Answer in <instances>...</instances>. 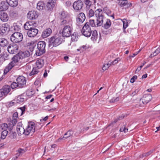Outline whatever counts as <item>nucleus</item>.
Listing matches in <instances>:
<instances>
[{"instance_id": "obj_1", "label": "nucleus", "mask_w": 160, "mask_h": 160, "mask_svg": "<svg viewBox=\"0 0 160 160\" xmlns=\"http://www.w3.org/2000/svg\"><path fill=\"white\" fill-rule=\"evenodd\" d=\"M60 25L63 27L61 33L63 37H70L73 31L72 19L66 14L64 11L60 13Z\"/></svg>"}, {"instance_id": "obj_2", "label": "nucleus", "mask_w": 160, "mask_h": 160, "mask_svg": "<svg viewBox=\"0 0 160 160\" xmlns=\"http://www.w3.org/2000/svg\"><path fill=\"white\" fill-rule=\"evenodd\" d=\"M63 41L62 37L61 36L55 35L50 38L49 39L48 46L52 48L57 47L61 44Z\"/></svg>"}, {"instance_id": "obj_3", "label": "nucleus", "mask_w": 160, "mask_h": 160, "mask_svg": "<svg viewBox=\"0 0 160 160\" xmlns=\"http://www.w3.org/2000/svg\"><path fill=\"white\" fill-rule=\"evenodd\" d=\"M20 59L17 54L14 56L12 58V61L6 67L4 70V74H6L13 67L17 65Z\"/></svg>"}, {"instance_id": "obj_4", "label": "nucleus", "mask_w": 160, "mask_h": 160, "mask_svg": "<svg viewBox=\"0 0 160 160\" xmlns=\"http://www.w3.org/2000/svg\"><path fill=\"white\" fill-rule=\"evenodd\" d=\"M103 11L101 9H98L95 11V15L97 18V25L98 26H101L103 22Z\"/></svg>"}, {"instance_id": "obj_5", "label": "nucleus", "mask_w": 160, "mask_h": 160, "mask_svg": "<svg viewBox=\"0 0 160 160\" xmlns=\"http://www.w3.org/2000/svg\"><path fill=\"white\" fill-rule=\"evenodd\" d=\"M46 43L44 41L39 42L37 45V49L36 51V54L37 56H40L45 52Z\"/></svg>"}, {"instance_id": "obj_6", "label": "nucleus", "mask_w": 160, "mask_h": 160, "mask_svg": "<svg viewBox=\"0 0 160 160\" xmlns=\"http://www.w3.org/2000/svg\"><path fill=\"white\" fill-rule=\"evenodd\" d=\"M23 38L22 34L19 32L14 33L10 37L11 41L14 43H18L21 42Z\"/></svg>"}, {"instance_id": "obj_7", "label": "nucleus", "mask_w": 160, "mask_h": 160, "mask_svg": "<svg viewBox=\"0 0 160 160\" xmlns=\"http://www.w3.org/2000/svg\"><path fill=\"white\" fill-rule=\"evenodd\" d=\"M81 32L82 35L85 36L90 37L92 32V31L90 26L88 25L87 24H85L82 29Z\"/></svg>"}, {"instance_id": "obj_8", "label": "nucleus", "mask_w": 160, "mask_h": 160, "mask_svg": "<svg viewBox=\"0 0 160 160\" xmlns=\"http://www.w3.org/2000/svg\"><path fill=\"white\" fill-rule=\"evenodd\" d=\"M35 125L33 122H31L28 124L27 128L25 129V135H28L30 133L32 134L35 131Z\"/></svg>"}, {"instance_id": "obj_9", "label": "nucleus", "mask_w": 160, "mask_h": 160, "mask_svg": "<svg viewBox=\"0 0 160 160\" xmlns=\"http://www.w3.org/2000/svg\"><path fill=\"white\" fill-rule=\"evenodd\" d=\"M11 90V88L9 85L4 86L2 88L0 89V97L6 96Z\"/></svg>"}, {"instance_id": "obj_10", "label": "nucleus", "mask_w": 160, "mask_h": 160, "mask_svg": "<svg viewBox=\"0 0 160 160\" xmlns=\"http://www.w3.org/2000/svg\"><path fill=\"white\" fill-rule=\"evenodd\" d=\"M86 19V16L83 12H81L79 14L76 18V24L78 27L81 26V24Z\"/></svg>"}, {"instance_id": "obj_11", "label": "nucleus", "mask_w": 160, "mask_h": 160, "mask_svg": "<svg viewBox=\"0 0 160 160\" xmlns=\"http://www.w3.org/2000/svg\"><path fill=\"white\" fill-rule=\"evenodd\" d=\"M18 47L16 44L13 43L10 44L8 47V52L11 54L16 53L18 50Z\"/></svg>"}, {"instance_id": "obj_12", "label": "nucleus", "mask_w": 160, "mask_h": 160, "mask_svg": "<svg viewBox=\"0 0 160 160\" xmlns=\"http://www.w3.org/2000/svg\"><path fill=\"white\" fill-rule=\"evenodd\" d=\"M9 30L10 28L7 23L2 24L0 27V34L3 36L6 34Z\"/></svg>"}, {"instance_id": "obj_13", "label": "nucleus", "mask_w": 160, "mask_h": 160, "mask_svg": "<svg viewBox=\"0 0 160 160\" xmlns=\"http://www.w3.org/2000/svg\"><path fill=\"white\" fill-rule=\"evenodd\" d=\"M38 16V13L36 11L34 10L29 11L27 14V18L30 20L36 19Z\"/></svg>"}, {"instance_id": "obj_14", "label": "nucleus", "mask_w": 160, "mask_h": 160, "mask_svg": "<svg viewBox=\"0 0 160 160\" xmlns=\"http://www.w3.org/2000/svg\"><path fill=\"white\" fill-rule=\"evenodd\" d=\"M83 5V3L81 0H77L73 4V7L74 10L79 11L81 9Z\"/></svg>"}, {"instance_id": "obj_15", "label": "nucleus", "mask_w": 160, "mask_h": 160, "mask_svg": "<svg viewBox=\"0 0 160 160\" xmlns=\"http://www.w3.org/2000/svg\"><path fill=\"white\" fill-rule=\"evenodd\" d=\"M16 81L19 85V88H21L22 86L26 84V80L25 78L21 76L18 77L16 79Z\"/></svg>"}, {"instance_id": "obj_16", "label": "nucleus", "mask_w": 160, "mask_h": 160, "mask_svg": "<svg viewBox=\"0 0 160 160\" xmlns=\"http://www.w3.org/2000/svg\"><path fill=\"white\" fill-rule=\"evenodd\" d=\"M38 30L37 29L32 28L27 32L28 36L32 38L36 36L38 34Z\"/></svg>"}, {"instance_id": "obj_17", "label": "nucleus", "mask_w": 160, "mask_h": 160, "mask_svg": "<svg viewBox=\"0 0 160 160\" xmlns=\"http://www.w3.org/2000/svg\"><path fill=\"white\" fill-rule=\"evenodd\" d=\"M152 96L150 94H146L143 96V97L140 100V102H141L143 104H146L148 103L152 99Z\"/></svg>"}, {"instance_id": "obj_18", "label": "nucleus", "mask_w": 160, "mask_h": 160, "mask_svg": "<svg viewBox=\"0 0 160 160\" xmlns=\"http://www.w3.org/2000/svg\"><path fill=\"white\" fill-rule=\"evenodd\" d=\"M52 33V29L50 28H47L42 31L41 37L44 38H47Z\"/></svg>"}, {"instance_id": "obj_19", "label": "nucleus", "mask_w": 160, "mask_h": 160, "mask_svg": "<svg viewBox=\"0 0 160 160\" xmlns=\"http://www.w3.org/2000/svg\"><path fill=\"white\" fill-rule=\"evenodd\" d=\"M56 0H49L47 3L46 6L48 10H52L56 5Z\"/></svg>"}, {"instance_id": "obj_20", "label": "nucleus", "mask_w": 160, "mask_h": 160, "mask_svg": "<svg viewBox=\"0 0 160 160\" xmlns=\"http://www.w3.org/2000/svg\"><path fill=\"white\" fill-rule=\"evenodd\" d=\"M17 54L20 59L27 58L30 56V54L29 51H26L24 52H20Z\"/></svg>"}, {"instance_id": "obj_21", "label": "nucleus", "mask_w": 160, "mask_h": 160, "mask_svg": "<svg viewBox=\"0 0 160 160\" xmlns=\"http://www.w3.org/2000/svg\"><path fill=\"white\" fill-rule=\"evenodd\" d=\"M9 14L10 17L12 18H16L18 16V12L14 8L10 9L9 12Z\"/></svg>"}, {"instance_id": "obj_22", "label": "nucleus", "mask_w": 160, "mask_h": 160, "mask_svg": "<svg viewBox=\"0 0 160 160\" xmlns=\"http://www.w3.org/2000/svg\"><path fill=\"white\" fill-rule=\"evenodd\" d=\"M0 19L2 21L6 22L8 20L9 17L6 13L0 12Z\"/></svg>"}, {"instance_id": "obj_23", "label": "nucleus", "mask_w": 160, "mask_h": 160, "mask_svg": "<svg viewBox=\"0 0 160 160\" xmlns=\"http://www.w3.org/2000/svg\"><path fill=\"white\" fill-rule=\"evenodd\" d=\"M8 4L5 1H2L0 3V12L6 11L8 9Z\"/></svg>"}, {"instance_id": "obj_24", "label": "nucleus", "mask_w": 160, "mask_h": 160, "mask_svg": "<svg viewBox=\"0 0 160 160\" xmlns=\"http://www.w3.org/2000/svg\"><path fill=\"white\" fill-rule=\"evenodd\" d=\"M73 134V132L71 130H69L64 134L62 138H59L58 140H65L69 138L70 136H72Z\"/></svg>"}, {"instance_id": "obj_25", "label": "nucleus", "mask_w": 160, "mask_h": 160, "mask_svg": "<svg viewBox=\"0 0 160 160\" xmlns=\"http://www.w3.org/2000/svg\"><path fill=\"white\" fill-rule=\"evenodd\" d=\"M103 11L107 15L112 17L113 19L114 18V14L112 13L111 11L108 7H104L103 9Z\"/></svg>"}, {"instance_id": "obj_26", "label": "nucleus", "mask_w": 160, "mask_h": 160, "mask_svg": "<svg viewBox=\"0 0 160 160\" xmlns=\"http://www.w3.org/2000/svg\"><path fill=\"white\" fill-rule=\"evenodd\" d=\"M45 6V4L42 1H40L37 4V8L39 10H43Z\"/></svg>"}, {"instance_id": "obj_27", "label": "nucleus", "mask_w": 160, "mask_h": 160, "mask_svg": "<svg viewBox=\"0 0 160 160\" xmlns=\"http://www.w3.org/2000/svg\"><path fill=\"white\" fill-rule=\"evenodd\" d=\"M8 44V40L4 38H0V46L5 47Z\"/></svg>"}, {"instance_id": "obj_28", "label": "nucleus", "mask_w": 160, "mask_h": 160, "mask_svg": "<svg viewBox=\"0 0 160 160\" xmlns=\"http://www.w3.org/2000/svg\"><path fill=\"white\" fill-rule=\"evenodd\" d=\"M24 97V95L22 94L18 96L16 98L17 102L19 103L23 102L25 100Z\"/></svg>"}, {"instance_id": "obj_29", "label": "nucleus", "mask_w": 160, "mask_h": 160, "mask_svg": "<svg viewBox=\"0 0 160 160\" xmlns=\"http://www.w3.org/2000/svg\"><path fill=\"white\" fill-rule=\"evenodd\" d=\"M18 0H12L8 4L11 7H15L18 5Z\"/></svg>"}, {"instance_id": "obj_30", "label": "nucleus", "mask_w": 160, "mask_h": 160, "mask_svg": "<svg viewBox=\"0 0 160 160\" xmlns=\"http://www.w3.org/2000/svg\"><path fill=\"white\" fill-rule=\"evenodd\" d=\"M85 24H87L88 26L91 25L92 27H98L99 26H98L97 25V22L95 23L94 20L93 19L90 20L89 22H86Z\"/></svg>"}, {"instance_id": "obj_31", "label": "nucleus", "mask_w": 160, "mask_h": 160, "mask_svg": "<svg viewBox=\"0 0 160 160\" xmlns=\"http://www.w3.org/2000/svg\"><path fill=\"white\" fill-rule=\"evenodd\" d=\"M98 34L97 31L94 30L92 32V35L91 37V39L92 41H96L98 37Z\"/></svg>"}, {"instance_id": "obj_32", "label": "nucleus", "mask_w": 160, "mask_h": 160, "mask_svg": "<svg viewBox=\"0 0 160 160\" xmlns=\"http://www.w3.org/2000/svg\"><path fill=\"white\" fill-rule=\"evenodd\" d=\"M118 4L121 7H123L126 6L127 4V0H119Z\"/></svg>"}, {"instance_id": "obj_33", "label": "nucleus", "mask_w": 160, "mask_h": 160, "mask_svg": "<svg viewBox=\"0 0 160 160\" xmlns=\"http://www.w3.org/2000/svg\"><path fill=\"white\" fill-rule=\"evenodd\" d=\"M111 24V23L110 20L109 19H107L106 22L104 24V28L106 29H108L110 27Z\"/></svg>"}, {"instance_id": "obj_34", "label": "nucleus", "mask_w": 160, "mask_h": 160, "mask_svg": "<svg viewBox=\"0 0 160 160\" xmlns=\"http://www.w3.org/2000/svg\"><path fill=\"white\" fill-rule=\"evenodd\" d=\"M36 64L38 68H41L43 65V60L42 59H39L37 60Z\"/></svg>"}, {"instance_id": "obj_35", "label": "nucleus", "mask_w": 160, "mask_h": 160, "mask_svg": "<svg viewBox=\"0 0 160 160\" xmlns=\"http://www.w3.org/2000/svg\"><path fill=\"white\" fill-rule=\"evenodd\" d=\"M83 1L86 5V9H90L92 5V2L90 0H83Z\"/></svg>"}, {"instance_id": "obj_36", "label": "nucleus", "mask_w": 160, "mask_h": 160, "mask_svg": "<svg viewBox=\"0 0 160 160\" xmlns=\"http://www.w3.org/2000/svg\"><path fill=\"white\" fill-rule=\"evenodd\" d=\"M87 9L88 10V11L87 10V15L89 18H91L95 15V12H94L92 9H90V10H89V9Z\"/></svg>"}, {"instance_id": "obj_37", "label": "nucleus", "mask_w": 160, "mask_h": 160, "mask_svg": "<svg viewBox=\"0 0 160 160\" xmlns=\"http://www.w3.org/2000/svg\"><path fill=\"white\" fill-rule=\"evenodd\" d=\"M18 132L20 134H25V129L22 126H18L17 128Z\"/></svg>"}, {"instance_id": "obj_38", "label": "nucleus", "mask_w": 160, "mask_h": 160, "mask_svg": "<svg viewBox=\"0 0 160 160\" xmlns=\"http://www.w3.org/2000/svg\"><path fill=\"white\" fill-rule=\"evenodd\" d=\"M24 28L26 30L28 31L31 29L32 27H31V24L30 22H26L24 25Z\"/></svg>"}, {"instance_id": "obj_39", "label": "nucleus", "mask_w": 160, "mask_h": 160, "mask_svg": "<svg viewBox=\"0 0 160 160\" xmlns=\"http://www.w3.org/2000/svg\"><path fill=\"white\" fill-rule=\"evenodd\" d=\"M72 41H76L78 39V36L75 32L71 36Z\"/></svg>"}, {"instance_id": "obj_40", "label": "nucleus", "mask_w": 160, "mask_h": 160, "mask_svg": "<svg viewBox=\"0 0 160 160\" xmlns=\"http://www.w3.org/2000/svg\"><path fill=\"white\" fill-rule=\"evenodd\" d=\"M8 132L6 130H3L2 132L1 138L2 139H4L7 136Z\"/></svg>"}, {"instance_id": "obj_41", "label": "nucleus", "mask_w": 160, "mask_h": 160, "mask_svg": "<svg viewBox=\"0 0 160 160\" xmlns=\"http://www.w3.org/2000/svg\"><path fill=\"white\" fill-rule=\"evenodd\" d=\"M38 72V71L37 68H33L31 72L30 73L29 75L32 76L34 75L37 74Z\"/></svg>"}, {"instance_id": "obj_42", "label": "nucleus", "mask_w": 160, "mask_h": 160, "mask_svg": "<svg viewBox=\"0 0 160 160\" xmlns=\"http://www.w3.org/2000/svg\"><path fill=\"white\" fill-rule=\"evenodd\" d=\"M10 138L12 139H14L16 138L17 134L15 132H10L8 134Z\"/></svg>"}, {"instance_id": "obj_43", "label": "nucleus", "mask_w": 160, "mask_h": 160, "mask_svg": "<svg viewBox=\"0 0 160 160\" xmlns=\"http://www.w3.org/2000/svg\"><path fill=\"white\" fill-rule=\"evenodd\" d=\"M18 112H21V116H22L23 114L24 113L25 110V108L24 107H22L19 108L18 109Z\"/></svg>"}, {"instance_id": "obj_44", "label": "nucleus", "mask_w": 160, "mask_h": 160, "mask_svg": "<svg viewBox=\"0 0 160 160\" xmlns=\"http://www.w3.org/2000/svg\"><path fill=\"white\" fill-rule=\"evenodd\" d=\"M11 88L12 89H14L16 88L17 87H19V85L18 84V83L17 82H13L11 85Z\"/></svg>"}, {"instance_id": "obj_45", "label": "nucleus", "mask_w": 160, "mask_h": 160, "mask_svg": "<svg viewBox=\"0 0 160 160\" xmlns=\"http://www.w3.org/2000/svg\"><path fill=\"white\" fill-rule=\"evenodd\" d=\"M155 151V149H152V150H150L149 152L144 153V156L145 157H147L151 155L152 153L154 151Z\"/></svg>"}, {"instance_id": "obj_46", "label": "nucleus", "mask_w": 160, "mask_h": 160, "mask_svg": "<svg viewBox=\"0 0 160 160\" xmlns=\"http://www.w3.org/2000/svg\"><path fill=\"white\" fill-rule=\"evenodd\" d=\"M25 152V150L21 148H20L18 150V152L17 153V154L18 156H19L20 155H22Z\"/></svg>"}, {"instance_id": "obj_47", "label": "nucleus", "mask_w": 160, "mask_h": 160, "mask_svg": "<svg viewBox=\"0 0 160 160\" xmlns=\"http://www.w3.org/2000/svg\"><path fill=\"white\" fill-rule=\"evenodd\" d=\"M1 127L2 130H6L8 128V125L6 123H4L1 125Z\"/></svg>"}, {"instance_id": "obj_48", "label": "nucleus", "mask_w": 160, "mask_h": 160, "mask_svg": "<svg viewBox=\"0 0 160 160\" xmlns=\"http://www.w3.org/2000/svg\"><path fill=\"white\" fill-rule=\"evenodd\" d=\"M110 66V64L108 63L106 64H104L103 66L102 69L103 71H105Z\"/></svg>"}, {"instance_id": "obj_49", "label": "nucleus", "mask_w": 160, "mask_h": 160, "mask_svg": "<svg viewBox=\"0 0 160 160\" xmlns=\"http://www.w3.org/2000/svg\"><path fill=\"white\" fill-rule=\"evenodd\" d=\"M123 28L124 29H125L127 28L128 26V23L127 21L125 19H124L123 21Z\"/></svg>"}, {"instance_id": "obj_50", "label": "nucleus", "mask_w": 160, "mask_h": 160, "mask_svg": "<svg viewBox=\"0 0 160 160\" xmlns=\"http://www.w3.org/2000/svg\"><path fill=\"white\" fill-rule=\"evenodd\" d=\"M119 98L118 97H117L115 98H113L110 100V102H116L118 101L119 100Z\"/></svg>"}, {"instance_id": "obj_51", "label": "nucleus", "mask_w": 160, "mask_h": 160, "mask_svg": "<svg viewBox=\"0 0 160 160\" xmlns=\"http://www.w3.org/2000/svg\"><path fill=\"white\" fill-rule=\"evenodd\" d=\"M128 131V129L126 128L125 127H122L120 129V131L121 132H126Z\"/></svg>"}, {"instance_id": "obj_52", "label": "nucleus", "mask_w": 160, "mask_h": 160, "mask_svg": "<svg viewBox=\"0 0 160 160\" xmlns=\"http://www.w3.org/2000/svg\"><path fill=\"white\" fill-rule=\"evenodd\" d=\"M84 129L82 130V129L81 130V131H80V130L78 131H77L75 133V134H74L76 136V137H78V136H79L80 133L81 132H82L83 131H84Z\"/></svg>"}, {"instance_id": "obj_53", "label": "nucleus", "mask_w": 160, "mask_h": 160, "mask_svg": "<svg viewBox=\"0 0 160 160\" xmlns=\"http://www.w3.org/2000/svg\"><path fill=\"white\" fill-rule=\"evenodd\" d=\"M137 78V76L136 75H134L130 79V82L132 83H133Z\"/></svg>"}, {"instance_id": "obj_54", "label": "nucleus", "mask_w": 160, "mask_h": 160, "mask_svg": "<svg viewBox=\"0 0 160 160\" xmlns=\"http://www.w3.org/2000/svg\"><path fill=\"white\" fill-rule=\"evenodd\" d=\"M26 94L28 96H30L33 94V92L30 90H28L26 91Z\"/></svg>"}, {"instance_id": "obj_55", "label": "nucleus", "mask_w": 160, "mask_h": 160, "mask_svg": "<svg viewBox=\"0 0 160 160\" xmlns=\"http://www.w3.org/2000/svg\"><path fill=\"white\" fill-rule=\"evenodd\" d=\"M17 122V119L16 118H13L11 122L13 126L15 125Z\"/></svg>"}, {"instance_id": "obj_56", "label": "nucleus", "mask_w": 160, "mask_h": 160, "mask_svg": "<svg viewBox=\"0 0 160 160\" xmlns=\"http://www.w3.org/2000/svg\"><path fill=\"white\" fill-rule=\"evenodd\" d=\"M40 80L39 79L36 80L34 82V84L36 86L39 85L40 84Z\"/></svg>"}, {"instance_id": "obj_57", "label": "nucleus", "mask_w": 160, "mask_h": 160, "mask_svg": "<svg viewBox=\"0 0 160 160\" xmlns=\"http://www.w3.org/2000/svg\"><path fill=\"white\" fill-rule=\"evenodd\" d=\"M120 60V58H118L116 59L114 61L112 62V64H115L117 63Z\"/></svg>"}, {"instance_id": "obj_58", "label": "nucleus", "mask_w": 160, "mask_h": 160, "mask_svg": "<svg viewBox=\"0 0 160 160\" xmlns=\"http://www.w3.org/2000/svg\"><path fill=\"white\" fill-rule=\"evenodd\" d=\"M18 112H16L14 113L13 115L12 118H16L17 119V118L18 117Z\"/></svg>"}, {"instance_id": "obj_59", "label": "nucleus", "mask_w": 160, "mask_h": 160, "mask_svg": "<svg viewBox=\"0 0 160 160\" xmlns=\"http://www.w3.org/2000/svg\"><path fill=\"white\" fill-rule=\"evenodd\" d=\"M65 4L67 6L69 7L71 5L72 3L70 1H68L66 2Z\"/></svg>"}, {"instance_id": "obj_60", "label": "nucleus", "mask_w": 160, "mask_h": 160, "mask_svg": "<svg viewBox=\"0 0 160 160\" xmlns=\"http://www.w3.org/2000/svg\"><path fill=\"white\" fill-rule=\"evenodd\" d=\"M124 118V116L122 115L121 116H119V118H118L117 119H115L114 121V122L115 123L118 120H120L121 119H122Z\"/></svg>"}, {"instance_id": "obj_61", "label": "nucleus", "mask_w": 160, "mask_h": 160, "mask_svg": "<svg viewBox=\"0 0 160 160\" xmlns=\"http://www.w3.org/2000/svg\"><path fill=\"white\" fill-rule=\"evenodd\" d=\"M158 54L156 52L154 51V52H153V53L152 54L150 55V57L151 58H152L154 56H156Z\"/></svg>"}, {"instance_id": "obj_62", "label": "nucleus", "mask_w": 160, "mask_h": 160, "mask_svg": "<svg viewBox=\"0 0 160 160\" xmlns=\"http://www.w3.org/2000/svg\"><path fill=\"white\" fill-rule=\"evenodd\" d=\"M138 92V90H135L131 94L132 96H133L136 95Z\"/></svg>"}, {"instance_id": "obj_63", "label": "nucleus", "mask_w": 160, "mask_h": 160, "mask_svg": "<svg viewBox=\"0 0 160 160\" xmlns=\"http://www.w3.org/2000/svg\"><path fill=\"white\" fill-rule=\"evenodd\" d=\"M141 68H142V66H140V67H139L135 71V73H137L138 72H139V71L141 70Z\"/></svg>"}, {"instance_id": "obj_64", "label": "nucleus", "mask_w": 160, "mask_h": 160, "mask_svg": "<svg viewBox=\"0 0 160 160\" xmlns=\"http://www.w3.org/2000/svg\"><path fill=\"white\" fill-rule=\"evenodd\" d=\"M158 54L160 52V46L155 51Z\"/></svg>"}]
</instances>
